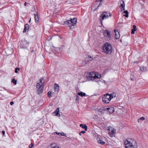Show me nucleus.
<instances>
[{
  "label": "nucleus",
  "mask_w": 148,
  "mask_h": 148,
  "mask_svg": "<svg viewBox=\"0 0 148 148\" xmlns=\"http://www.w3.org/2000/svg\"><path fill=\"white\" fill-rule=\"evenodd\" d=\"M140 119L142 120H144L145 118L144 117H142L140 118Z\"/></svg>",
  "instance_id": "obj_35"
},
{
  "label": "nucleus",
  "mask_w": 148,
  "mask_h": 148,
  "mask_svg": "<svg viewBox=\"0 0 148 148\" xmlns=\"http://www.w3.org/2000/svg\"><path fill=\"white\" fill-rule=\"evenodd\" d=\"M29 43L25 39L22 40L20 43V47L21 48H26Z\"/></svg>",
  "instance_id": "obj_10"
},
{
  "label": "nucleus",
  "mask_w": 148,
  "mask_h": 148,
  "mask_svg": "<svg viewBox=\"0 0 148 148\" xmlns=\"http://www.w3.org/2000/svg\"><path fill=\"white\" fill-rule=\"evenodd\" d=\"M18 67H16V68H15V73H18Z\"/></svg>",
  "instance_id": "obj_33"
},
{
  "label": "nucleus",
  "mask_w": 148,
  "mask_h": 148,
  "mask_svg": "<svg viewBox=\"0 0 148 148\" xmlns=\"http://www.w3.org/2000/svg\"><path fill=\"white\" fill-rule=\"evenodd\" d=\"M115 33V37L116 39H119L120 36L119 32L117 31H114Z\"/></svg>",
  "instance_id": "obj_18"
},
{
  "label": "nucleus",
  "mask_w": 148,
  "mask_h": 148,
  "mask_svg": "<svg viewBox=\"0 0 148 148\" xmlns=\"http://www.w3.org/2000/svg\"><path fill=\"white\" fill-rule=\"evenodd\" d=\"M2 134H3V135H4L5 134V132L4 130H3L2 132Z\"/></svg>",
  "instance_id": "obj_39"
},
{
  "label": "nucleus",
  "mask_w": 148,
  "mask_h": 148,
  "mask_svg": "<svg viewBox=\"0 0 148 148\" xmlns=\"http://www.w3.org/2000/svg\"><path fill=\"white\" fill-rule=\"evenodd\" d=\"M99 2V1H96V2Z\"/></svg>",
  "instance_id": "obj_44"
},
{
  "label": "nucleus",
  "mask_w": 148,
  "mask_h": 148,
  "mask_svg": "<svg viewBox=\"0 0 148 148\" xmlns=\"http://www.w3.org/2000/svg\"><path fill=\"white\" fill-rule=\"evenodd\" d=\"M36 88L38 94L41 93L43 91L44 86L42 84H40L38 83L36 85Z\"/></svg>",
  "instance_id": "obj_7"
},
{
  "label": "nucleus",
  "mask_w": 148,
  "mask_h": 148,
  "mask_svg": "<svg viewBox=\"0 0 148 148\" xmlns=\"http://www.w3.org/2000/svg\"><path fill=\"white\" fill-rule=\"evenodd\" d=\"M29 28V25L28 24H25L24 25V29L23 30V32L25 33L26 32L27 30H28Z\"/></svg>",
  "instance_id": "obj_16"
},
{
  "label": "nucleus",
  "mask_w": 148,
  "mask_h": 148,
  "mask_svg": "<svg viewBox=\"0 0 148 148\" xmlns=\"http://www.w3.org/2000/svg\"><path fill=\"white\" fill-rule=\"evenodd\" d=\"M19 71L20 70V69L19 68Z\"/></svg>",
  "instance_id": "obj_46"
},
{
  "label": "nucleus",
  "mask_w": 148,
  "mask_h": 148,
  "mask_svg": "<svg viewBox=\"0 0 148 148\" xmlns=\"http://www.w3.org/2000/svg\"><path fill=\"white\" fill-rule=\"evenodd\" d=\"M125 148H137L136 141L133 139L127 138L124 142Z\"/></svg>",
  "instance_id": "obj_1"
},
{
  "label": "nucleus",
  "mask_w": 148,
  "mask_h": 148,
  "mask_svg": "<svg viewBox=\"0 0 148 148\" xmlns=\"http://www.w3.org/2000/svg\"><path fill=\"white\" fill-rule=\"evenodd\" d=\"M123 13L125 14L123 16L127 18L128 17V12L127 10H125L124 11Z\"/></svg>",
  "instance_id": "obj_24"
},
{
  "label": "nucleus",
  "mask_w": 148,
  "mask_h": 148,
  "mask_svg": "<svg viewBox=\"0 0 148 148\" xmlns=\"http://www.w3.org/2000/svg\"><path fill=\"white\" fill-rule=\"evenodd\" d=\"M60 134L62 136H63L64 135V133H60Z\"/></svg>",
  "instance_id": "obj_40"
},
{
  "label": "nucleus",
  "mask_w": 148,
  "mask_h": 148,
  "mask_svg": "<svg viewBox=\"0 0 148 148\" xmlns=\"http://www.w3.org/2000/svg\"><path fill=\"white\" fill-rule=\"evenodd\" d=\"M97 140L98 143L102 145H103L105 143V142L102 140V138L101 137L98 136L97 137Z\"/></svg>",
  "instance_id": "obj_13"
},
{
  "label": "nucleus",
  "mask_w": 148,
  "mask_h": 148,
  "mask_svg": "<svg viewBox=\"0 0 148 148\" xmlns=\"http://www.w3.org/2000/svg\"><path fill=\"white\" fill-rule=\"evenodd\" d=\"M14 103V102L13 101H12L10 102V104L11 105H13Z\"/></svg>",
  "instance_id": "obj_37"
},
{
  "label": "nucleus",
  "mask_w": 148,
  "mask_h": 148,
  "mask_svg": "<svg viewBox=\"0 0 148 148\" xmlns=\"http://www.w3.org/2000/svg\"><path fill=\"white\" fill-rule=\"evenodd\" d=\"M119 2L120 3L119 7H121V10L122 11L124 10H125V4H124V1L123 0H121Z\"/></svg>",
  "instance_id": "obj_12"
},
{
  "label": "nucleus",
  "mask_w": 148,
  "mask_h": 148,
  "mask_svg": "<svg viewBox=\"0 0 148 148\" xmlns=\"http://www.w3.org/2000/svg\"><path fill=\"white\" fill-rule=\"evenodd\" d=\"M51 92L50 91H49L47 93L48 97H51Z\"/></svg>",
  "instance_id": "obj_30"
},
{
  "label": "nucleus",
  "mask_w": 148,
  "mask_h": 148,
  "mask_svg": "<svg viewBox=\"0 0 148 148\" xmlns=\"http://www.w3.org/2000/svg\"><path fill=\"white\" fill-rule=\"evenodd\" d=\"M108 109H110L106 107H102L99 110L98 112L101 114H103L104 112H107V110Z\"/></svg>",
  "instance_id": "obj_11"
},
{
  "label": "nucleus",
  "mask_w": 148,
  "mask_h": 148,
  "mask_svg": "<svg viewBox=\"0 0 148 148\" xmlns=\"http://www.w3.org/2000/svg\"><path fill=\"white\" fill-rule=\"evenodd\" d=\"M62 25H67L70 27L71 29L73 28L74 26L76 25L77 23V19L75 18L73 19H71L70 20H66V21H64L62 22Z\"/></svg>",
  "instance_id": "obj_2"
},
{
  "label": "nucleus",
  "mask_w": 148,
  "mask_h": 148,
  "mask_svg": "<svg viewBox=\"0 0 148 148\" xmlns=\"http://www.w3.org/2000/svg\"><path fill=\"white\" fill-rule=\"evenodd\" d=\"M31 18H30V19L29 20V23H30V22H31Z\"/></svg>",
  "instance_id": "obj_43"
},
{
  "label": "nucleus",
  "mask_w": 148,
  "mask_h": 148,
  "mask_svg": "<svg viewBox=\"0 0 148 148\" xmlns=\"http://www.w3.org/2000/svg\"><path fill=\"white\" fill-rule=\"evenodd\" d=\"M136 29H132L131 30V33L132 34H133L134 33V32L136 31Z\"/></svg>",
  "instance_id": "obj_32"
},
{
  "label": "nucleus",
  "mask_w": 148,
  "mask_h": 148,
  "mask_svg": "<svg viewBox=\"0 0 148 148\" xmlns=\"http://www.w3.org/2000/svg\"><path fill=\"white\" fill-rule=\"evenodd\" d=\"M56 133L57 134H60V133H58V132H56Z\"/></svg>",
  "instance_id": "obj_42"
},
{
  "label": "nucleus",
  "mask_w": 148,
  "mask_h": 148,
  "mask_svg": "<svg viewBox=\"0 0 148 148\" xmlns=\"http://www.w3.org/2000/svg\"><path fill=\"white\" fill-rule=\"evenodd\" d=\"M27 3L26 2L24 4V5L26 6V5Z\"/></svg>",
  "instance_id": "obj_41"
},
{
  "label": "nucleus",
  "mask_w": 148,
  "mask_h": 148,
  "mask_svg": "<svg viewBox=\"0 0 148 148\" xmlns=\"http://www.w3.org/2000/svg\"><path fill=\"white\" fill-rule=\"evenodd\" d=\"M103 102L105 103H108L110 101L108 96V93H106L104 95L102 98Z\"/></svg>",
  "instance_id": "obj_9"
},
{
  "label": "nucleus",
  "mask_w": 148,
  "mask_h": 148,
  "mask_svg": "<svg viewBox=\"0 0 148 148\" xmlns=\"http://www.w3.org/2000/svg\"><path fill=\"white\" fill-rule=\"evenodd\" d=\"M89 77L91 78H93L94 79L96 78H100L101 77V75L100 74H98L96 73V72H90L89 74Z\"/></svg>",
  "instance_id": "obj_5"
},
{
  "label": "nucleus",
  "mask_w": 148,
  "mask_h": 148,
  "mask_svg": "<svg viewBox=\"0 0 148 148\" xmlns=\"http://www.w3.org/2000/svg\"><path fill=\"white\" fill-rule=\"evenodd\" d=\"M85 132H86L85 131H81V132H80V133H82L83 134L85 133Z\"/></svg>",
  "instance_id": "obj_38"
},
{
  "label": "nucleus",
  "mask_w": 148,
  "mask_h": 148,
  "mask_svg": "<svg viewBox=\"0 0 148 148\" xmlns=\"http://www.w3.org/2000/svg\"><path fill=\"white\" fill-rule=\"evenodd\" d=\"M103 34L104 36V38L106 40H110L111 36L110 34V32L108 30L105 29L104 31Z\"/></svg>",
  "instance_id": "obj_8"
},
{
  "label": "nucleus",
  "mask_w": 148,
  "mask_h": 148,
  "mask_svg": "<svg viewBox=\"0 0 148 148\" xmlns=\"http://www.w3.org/2000/svg\"><path fill=\"white\" fill-rule=\"evenodd\" d=\"M77 94L82 97H85L86 95L85 93L82 92H78Z\"/></svg>",
  "instance_id": "obj_23"
},
{
  "label": "nucleus",
  "mask_w": 148,
  "mask_h": 148,
  "mask_svg": "<svg viewBox=\"0 0 148 148\" xmlns=\"http://www.w3.org/2000/svg\"><path fill=\"white\" fill-rule=\"evenodd\" d=\"M109 108L110 109H108L107 110V112H109L110 113H113L114 111V108L112 107H111L110 108Z\"/></svg>",
  "instance_id": "obj_21"
},
{
  "label": "nucleus",
  "mask_w": 148,
  "mask_h": 148,
  "mask_svg": "<svg viewBox=\"0 0 148 148\" xmlns=\"http://www.w3.org/2000/svg\"><path fill=\"white\" fill-rule=\"evenodd\" d=\"M34 18L35 20V21L36 23H38V22L39 18L38 14V13H36V14H34Z\"/></svg>",
  "instance_id": "obj_17"
},
{
  "label": "nucleus",
  "mask_w": 148,
  "mask_h": 148,
  "mask_svg": "<svg viewBox=\"0 0 148 148\" xmlns=\"http://www.w3.org/2000/svg\"><path fill=\"white\" fill-rule=\"evenodd\" d=\"M79 126L82 128L84 129L85 131H87V127L86 125H84L81 124Z\"/></svg>",
  "instance_id": "obj_22"
},
{
  "label": "nucleus",
  "mask_w": 148,
  "mask_h": 148,
  "mask_svg": "<svg viewBox=\"0 0 148 148\" xmlns=\"http://www.w3.org/2000/svg\"><path fill=\"white\" fill-rule=\"evenodd\" d=\"M44 79L42 77L40 78V82L39 83H40V84L41 83V84H42V85H44V84L43 83H44Z\"/></svg>",
  "instance_id": "obj_27"
},
{
  "label": "nucleus",
  "mask_w": 148,
  "mask_h": 148,
  "mask_svg": "<svg viewBox=\"0 0 148 148\" xmlns=\"http://www.w3.org/2000/svg\"><path fill=\"white\" fill-rule=\"evenodd\" d=\"M136 25H133V29H136Z\"/></svg>",
  "instance_id": "obj_36"
},
{
  "label": "nucleus",
  "mask_w": 148,
  "mask_h": 148,
  "mask_svg": "<svg viewBox=\"0 0 148 148\" xmlns=\"http://www.w3.org/2000/svg\"><path fill=\"white\" fill-rule=\"evenodd\" d=\"M103 50L104 52L108 55L110 54L112 51V47L110 43H105L103 45Z\"/></svg>",
  "instance_id": "obj_3"
},
{
  "label": "nucleus",
  "mask_w": 148,
  "mask_h": 148,
  "mask_svg": "<svg viewBox=\"0 0 148 148\" xmlns=\"http://www.w3.org/2000/svg\"><path fill=\"white\" fill-rule=\"evenodd\" d=\"M9 50H10L8 48L6 49V52L8 53L7 54L8 55L12 54L13 52V50L12 49H10V51Z\"/></svg>",
  "instance_id": "obj_19"
},
{
  "label": "nucleus",
  "mask_w": 148,
  "mask_h": 148,
  "mask_svg": "<svg viewBox=\"0 0 148 148\" xmlns=\"http://www.w3.org/2000/svg\"><path fill=\"white\" fill-rule=\"evenodd\" d=\"M88 57L90 58L89 60L91 61L92 60V58L91 56H88Z\"/></svg>",
  "instance_id": "obj_34"
},
{
  "label": "nucleus",
  "mask_w": 148,
  "mask_h": 148,
  "mask_svg": "<svg viewBox=\"0 0 148 148\" xmlns=\"http://www.w3.org/2000/svg\"><path fill=\"white\" fill-rule=\"evenodd\" d=\"M108 96L109 97L110 99L111 100L112 99L114 98H115L116 96V95L115 93L113 92L110 94L108 93Z\"/></svg>",
  "instance_id": "obj_14"
},
{
  "label": "nucleus",
  "mask_w": 148,
  "mask_h": 148,
  "mask_svg": "<svg viewBox=\"0 0 148 148\" xmlns=\"http://www.w3.org/2000/svg\"><path fill=\"white\" fill-rule=\"evenodd\" d=\"M140 70L142 71H144L146 70V67L144 66L141 67L140 68Z\"/></svg>",
  "instance_id": "obj_26"
},
{
  "label": "nucleus",
  "mask_w": 148,
  "mask_h": 148,
  "mask_svg": "<svg viewBox=\"0 0 148 148\" xmlns=\"http://www.w3.org/2000/svg\"><path fill=\"white\" fill-rule=\"evenodd\" d=\"M81 133H80V132L79 133V134L80 135H81Z\"/></svg>",
  "instance_id": "obj_45"
},
{
  "label": "nucleus",
  "mask_w": 148,
  "mask_h": 148,
  "mask_svg": "<svg viewBox=\"0 0 148 148\" xmlns=\"http://www.w3.org/2000/svg\"><path fill=\"white\" fill-rule=\"evenodd\" d=\"M12 82L15 85H16L17 84V81L14 78H13L12 79Z\"/></svg>",
  "instance_id": "obj_29"
},
{
  "label": "nucleus",
  "mask_w": 148,
  "mask_h": 148,
  "mask_svg": "<svg viewBox=\"0 0 148 148\" xmlns=\"http://www.w3.org/2000/svg\"><path fill=\"white\" fill-rule=\"evenodd\" d=\"M34 144L32 143H31L29 146V148H32L34 147Z\"/></svg>",
  "instance_id": "obj_31"
},
{
  "label": "nucleus",
  "mask_w": 148,
  "mask_h": 148,
  "mask_svg": "<svg viewBox=\"0 0 148 148\" xmlns=\"http://www.w3.org/2000/svg\"><path fill=\"white\" fill-rule=\"evenodd\" d=\"M104 0H100V3L98 5L97 7V8H96V9H98L99 8V7L101 6V5H102V4L101 3Z\"/></svg>",
  "instance_id": "obj_25"
},
{
  "label": "nucleus",
  "mask_w": 148,
  "mask_h": 148,
  "mask_svg": "<svg viewBox=\"0 0 148 148\" xmlns=\"http://www.w3.org/2000/svg\"><path fill=\"white\" fill-rule=\"evenodd\" d=\"M112 14L111 13L107 12H103L100 16L99 21L101 24L102 25L103 21L108 18L109 16H111Z\"/></svg>",
  "instance_id": "obj_4"
},
{
  "label": "nucleus",
  "mask_w": 148,
  "mask_h": 148,
  "mask_svg": "<svg viewBox=\"0 0 148 148\" xmlns=\"http://www.w3.org/2000/svg\"><path fill=\"white\" fill-rule=\"evenodd\" d=\"M54 89L55 92H58L60 90L59 85L56 83L54 84Z\"/></svg>",
  "instance_id": "obj_15"
},
{
  "label": "nucleus",
  "mask_w": 148,
  "mask_h": 148,
  "mask_svg": "<svg viewBox=\"0 0 148 148\" xmlns=\"http://www.w3.org/2000/svg\"><path fill=\"white\" fill-rule=\"evenodd\" d=\"M56 144H52L51 145V148H60L59 147L56 146Z\"/></svg>",
  "instance_id": "obj_28"
},
{
  "label": "nucleus",
  "mask_w": 148,
  "mask_h": 148,
  "mask_svg": "<svg viewBox=\"0 0 148 148\" xmlns=\"http://www.w3.org/2000/svg\"><path fill=\"white\" fill-rule=\"evenodd\" d=\"M107 130L109 131V134L110 137H112L115 136L116 130L110 126L108 127Z\"/></svg>",
  "instance_id": "obj_6"
},
{
  "label": "nucleus",
  "mask_w": 148,
  "mask_h": 148,
  "mask_svg": "<svg viewBox=\"0 0 148 148\" xmlns=\"http://www.w3.org/2000/svg\"><path fill=\"white\" fill-rule=\"evenodd\" d=\"M54 113L56 114V116H60L59 112V109L58 108L56 109V110L54 112Z\"/></svg>",
  "instance_id": "obj_20"
}]
</instances>
